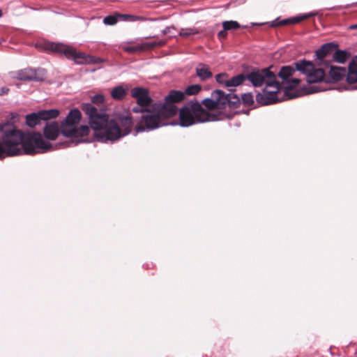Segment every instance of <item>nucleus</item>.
I'll return each instance as SVG.
<instances>
[{"instance_id":"nucleus-29","label":"nucleus","mask_w":357,"mask_h":357,"mask_svg":"<svg viewBox=\"0 0 357 357\" xmlns=\"http://www.w3.org/2000/svg\"><path fill=\"white\" fill-rule=\"evenodd\" d=\"M241 99L245 105H251L254 103L253 96L251 93H243Z\"/></svg>"},{"instance_id":"nucleus-4","label":"nucleus","mask_w":357,"mask_h":357,"mask_svg":"<svg viewBox=\"0 0 357 357\" xmlns=\"http://www.w3.org/2000/svg\"><path fill=\"white\" fill-rule=\"evenodd\" d=\"M142 116L135 126L137 133L146 130H153L166 126V119L172 117L165 109L161 108L159 102L153 103L149 109L141 112Z\"/></svg>"},{"instance_id":"nucleus-12","label":"nucleus","mask_w":357,"mask_h":357,"mask_svg":"<svg viewBox=\"0 0 357 357\" xmlns=\"http://www.w3.org/2000/svg\"><path fill=\"white\" fill-rule=\"evenodd\" d=\"M185 99L184 93L181 91L172 90L165 96L164 102H160L161 108L165 110L172 117L178 112V107L176 103L180 102Z\"/></svg>"},{"instance_id":"nucleus-5","label":"nucleus","mask_w":357,"mask_h":357,"mask_svg":"<svg viewBox=\"0 0 357 357\" xmlns=\"http://www.w3.org/2000/svg\"><path fill=\"white\" fill-rule=\"evenodd\" d=\"M45 49L48 51L56 52L65 56L68 59H72L77 64H98L105 61L100 57L86 54L77 52L73 47L59 43H47Z\"/></svg>"},{"instance_id":"nucleus-33","label":"nucleus","mask_w":357,"mask_h":357,"mask_svg":"<svg viewBox=\"0 0 357 357\" xmlns=\"http://www.w3.org/2000/svg\"><path fill=\"white\" fill-rule=\"evenodd\" d=\"M227 77V75L226 73H219L215 75V79L217 82L219 84H224L225 86V82H227V79L225 78Z\"/></svg>"},{"instance_id":"nucleus-11","label":"nucleus","mask_w":357,"mask_h":357,"mask_svg":"<svg viewBox=\"0 0 357 357\" xmlns=\"http://www.w3.org/2000/svg\"><path fill=\"white\" fill-rule=\"evenodd\" d=\"M59 115V111L56 109H43L37 112H33L26 115V124L29 128H33L43 122L56 118Z\"/></svg>"},{"instance_id":"nucleus-21","label":"nucleus","mask_w":357,"mask_h":357,"mask_svg":"<svg viewBox=\"0 0 357 357\" xmlns=\"http://www.w3.org/2000/svg\"><path fill=\"white\" fill-rule=\"evenodd\" d=\"M196 75L200 81H206L213 77V73L209 67L204 63H199L195 68Z\"/></svg>"},{"instance_id":"nucleus-8","label":"nucleus","mask_w":357,"mask_h":357,"mask_svg":"<svg viewBox=\"0 0 357 357\" xmlns=\"http://www.w3.org/2000/svg\"><path fill=\"white\" fill-rule=\"evenodd\" d=\"M296 71L298 70L295 62L293 65L282 66L278 72V77L282 79V83L286 85L284 95L288 96L289 98L297 97L296 94L290 93V90L296 88L301 82L300 79L293 77Z\"/></svg>"},{"instance_id":"nucleus-23","label":"nucleus","mask_w":357,"mask_h":357,"mask_svg":"<svg viewBox=\"0 0 357 357\" xmlns=\"http://www.w3.org/2000/svg\"><path fill=\"white\" fill-rule=\"evenodd\" d=\"M350 56V54L346 50H340L335 49L333 52V59L339 63H344Z\"/></svg>"},{"instance_id":"nucleus-32","label":"nucleus","mask_w":357,"mask_h":357,"mask_svg":"<svg viewBox=\"0 0 357 357\" xmlns=\"http://www.w3.org/2000/svg\"><path fill=\"white\" fill-rule=\"evenodd\" d=\"M105 100V97L102 94H96V95H94L92 98H91V105H93V104H97V105H99V104H101L104 102Z\"/></svg>"},{"instance_id":"nucleus-6","label":"nucleus","mask_w":357,"mask_h":357,"mask_svg":"<svg viewBox=\"0 0 357 357\" xmlns=\"http://www.w3.org/2000/svg\"><path fill=\"white\" fill-rule=\"evenodd\" d=\"M82 118L80 111L74 108L70 110L66 119L61 121V134L66 137H84L89 135L90 128L87 126L78 125Z\"/></svg>"},{"instance_id":"nucleus-25","label":"nucleus","mask_w":357,"mask_h":357,"mask_svg":"<svg viewBox=\"0 0 357 357\" xmlns=\"http://www.w3.org/2000/svg\"><path fill=\"white\" fill-rule=\"evenodd\" d=\"M118 17L119 18L123 19V20H129L131 22L135 21H155L157 19L155 18H147L143 16H137V15H128V14H118Z\"/></svg>"},{"instance_id":"nucleus-1","label":"nucleus","mask_w":357,"mask_h":357,"mask_svg":"<svg viewBox=\"0 0 357 357\" xmlns=\"http://www.w3.org/2000/svg\"><path fill=\"white\" fill-rule=\"evenodd\" d=\"M0 133V159L23 154L44 153L54 149L52 144L44 139L40 132H23L13 123L3 124Z\"/></svg>"},{"instance_id":"nucleus-38","label":"nucleus","mask_w":357,"mask_h":357,"mask_svg":"<svg viewBox=\"0 0 357 357\" xmlns=\"http://www.w3.org/2000/svg\"><path fill=\"white\" fill-rule=\"evenodd\" d=\"M321 91V89H320L319 88H317V87H310V90L307 91L308 93H316V92H318V91Z\"/></svg>"},{"instance_id":"nucleus-31","label":"nucleus","mask_w":357,"mask_h":357,"mask_svg":"<svg viewBox=\"0 0 357 357\" xmlns=\"http://www.w3.org/2000/svg\"><path fill=\"white\" fill-rule=\"evenodd\" d=\"M118 15L116 16L108 15L103 19V23L107 25H114L118 22Z\"/></svg>"},{"instance_id":"nucleus-27","label":"nucleus","mask_w":357,"mask_h":357,"mask_svg":"<svg viewBox=\"0 0 357 357\" xmlns=\"http://www.w3.org/2000/svg\"><path fill=\"white\" fill-rule=\"evenodd\" d=\"M222 26L225 30H227V31L237 29L241 27H243V28L247 27V26H241L238 22L233 21V20L223 22Z\"/></svg>"},{"instance_id":"nucleus-18","label":"nucleus","mask_w":357,"mask_h":357,"mask_svg":"<svg viewBox=\"0 0 357 357\" xmlns=\"http://www.w3.org/2000/svg\"><path fill=\"white\" fill-rule=\"evenodd\" d=\"M337 47V45L333 43H328L323 45L320 48H319L315 52V56L317 59V64L321 65L322 63H325L326 61L324 62V59L326 57L328 54H332Z\"/></svg>"},{"instance_id":"nucleus-15","label":"nucleus","mask_w":357,"mask_h":357,"mask_svg":"<svg viewBox=\"0 0 357 357\" xmlns=\"http://www.w3.org/2000/svg\"><path fill=\"white\" fill-rule=\"evenodd\" d=\"M316 15H317V13L310 12L308 13L301 14L300 15H297V16L284 19V20H280V18L278 17L275 20H274L273 21L267 22V24H269L270 26H271V27H277L278 26L287 25V24H297L303 20H305L310 17H314Z\"/></svg>"},{"instance_id":"nucleus-20","label":"nucleus","mask_w":357,"mask_h":357,"mask_svg":"<svg viewBox=\"0 0 357 357\" xmlns=\"http://www.w3.org/2000/svg\"><path fill=\"white\" fill-rule=\"evenodd\" d=\"M222 96H221V100L222 104V109L225 108L227 106L231 108L237 107L241 102L240 98L235 93H229L226 94L223 91H222Z\"/></svg>"},{"instance_id":"nucleus-7","label":"nucleus","mask_w":357,"mask_h":357,"mask_svg":"<svg viewBox=\"0 0 357 357\" xmlns=\"http://www.w3.org/2000/svg\"><path fill=\"white\" fill-rule=\"evenodd\" d=\"M296 67L298 72L306 76L308 83L321 82L324 79L325 72L321 68H316L310 61L302 59L296 62Z\"/></svg>"},{"instance_id":"nucleus-43","label":"nucleus","mask_w":357,"mask_h":357,"mask_svg":"<svg viewBox=\"0 0 357 357\" xmlns=\"http://www.w3.org/2000/svg\"><path fill=\"white\" fill-rule=\"evenodd\" d=\"M257 24H256V23H252V25H253V26H254V25H257Z\"/></svg>"},{"instance_id":"nucleus-34","label":"nucleus","mask_w":357,"mask_h":357,"mask_svg":"<svg viewBox=\"0 0 357 357\" xmlns=\"http://www.w3.org/2000/svg\"><path fill=\"white\" fill-rule=\"evenodd\" d=\"M348 70L354 73H357V56L349 63Z\"/></svg>"},{"instance_id":"nucleus-30","label":"nucleus","mask_w":357,"mask_h":357,"mask_svg":"<svg viewBox=\"0 0 357 357\" xmlns=\"http://www.w3.org/2000/svg\"><path fill=\"white\" fill-rule=\"evenodd\" d=\"M123 49L125 52L130 54L143 51V47L141 46V44L136 46H126Z\"/></svg>"},{"instance_id":"nucleus-17","label":"nucleus","mask_w":357,"mask_h":357,"mask_svg":"<svg viewBox=\"0 0 357 357\" xmlns=\"http://www.w3.org/2000/svg\"><path fill=\"white\" fill-rule=\"evenodd\" d=\"M60 132L61 133V123L59 125L55 121H46L43 128V135L46 139L55 140Z\"/></svg>"},{"instance_id":"nucleus-41","label":"nucleus","mask_w":357,"mask_h":357,"mask_svg":"<svg viewBox=\"0 0 357 357\" xmlns=\"http://www.w3.org/2000/svg\"><path fill=\"white\" fill-rule=\"evenodd\" d=\"M2 16V11L0 10V17Z\"/></svg>"},{"instance_id":"nucleus-16","label":"nucleus","mask_w":357,"mask_h":357,"mask_svg":"<svg viewBox=\"0 0 357 357\" xmlns=\"http://www.w3.org/2000/svg\"><path fill=\"white\" fill-rule=\"evenodd\" d=\"M221 96H222V90L216 89L211 93V98H206L200 103L203 104L207 109H222L223 102L221 100Z\"/></svg>"},{"instance_id":"nucleus-37","label":"nucleus","mask_w":357,"mask_h":357,"mask_svg":"<svg viewBox=\"0 0 357 357\" xmlns=\"http://www.w3.org/2000/svg\"><path fill=\"white\" fill-rule=\"evenodd\" d=\"M9 89L7 87H1L0 89V96L6 95L8 93Z\"/></svg>"},{"instance_id":"nucleus-24","label":"nucleus","mask_w":357,"mask_h":357,"mask_svg":"<svg viewBox=\"0 0 357 357\" xmlns=\"http://www.w3.org/2000/svg\"><path fill=\"white\" fill-rule=\"evenodd\" d=\"M246 80V76L244 74H239L236 76L227 79L225 82V86L227 88L235 87L241 85L244 81Z\"/></svg>"},{"instance_id":"nucleus-2","label":"nucleus","mask_w":357,"mask_h":357,"mask_svg":"<svg viewBox=\"0 0 357 357\" xmlns=\"http://www.w3.org/2000/svg\"><path fill=\"white\" fill-rule=\"evenodd\" d=\"M82 109L87 116L98 142H115L132 130L133 122L130 114H119L115 119H109L105 110L98 109L89 102L83 103Z\"/></svg>"},{"instance_id":"nucleus-40","label":"nucleus","mask_w":357,"mask_h":357,"mask_svg":"<svg viewBox=\"0 0 357 357\" xmlns=\"http://www.w3.org/2000/svg\"><path fill=\"white\" fill-rule=\"evenodd\" d=\"M349 29H357V24L350 25Z\"/></svg>"},{"instance_id":"nucleus-39","label":"nucleus","mask_w":357,"mask_h":357,"mask_svg":"<svg viewBox=\"0 0 357 357\" xmlns=\"http://www.w3.org/2000/svg\"><path fill=\"white\" fill-rule=\"evenodd\" d=\"M171 29H174V27H169V26L166 27L165 29H163L162 31V34L163 35L167 34L168 33L170 32Z\"/></svg>"},{"instance_id":"nucleus-36","label":"nucleus","mask_w":357,"mask_h":357,"mask_svg":"<svg viewBox=\"0 0 357 357\" xmlns=\"http://www.w3.org/2000/svg\"><path fill=\"white\" fill-rule=\"evenodd\" d=\"M227 30H225L223 29V30L218 32V37L219 38V39L225 38L227 37Z\"/></svg>"},{"instance_id":"nucleus-42","label":"nucleus","mask_w":357,"mask_h":357,"mask_svg":"<svg viewBox=\"0 0 357 357\" xmlns=\"http://www.w3.org/2000/svg\"><path fill=\"white\" fill-rule=\"evenodd\" d=\"M85 142L84 140H80V141H78L77 143L78 142Z\"/></svg>"},{"instance_id":"nucleus-28","label":"nucleus","mask_w":357,"mask_h":357,"mask_svg":"<svg viewBox=\"0 0 357 357\" xmlns=\"http://www.w3.org/2000/svg\"><path fill=\"white\" fill-rule=\"evenodd\" d=\"M199 33V31L195 28L182 29L179 35L183 37H188L191 35H195Z\"/></svg>"},{"instance_id":"nucleus-14","label":"nucleus","mask_w":357,"mask_h":357,"mask_svg":"<svg viewBox=\"0 0 357 357\" xmlns=\"http://www.w3.org/2000/svg\"><path fill=\"white\" fill-rule=\"evenodd\" d=\"M46 70L44 68H25L17 73L16 77L23 81L42 82L45 79Z\"/></svg>"},{"instance_id":"nucleus-9","label":"nucleus","mask_w":357,"mask_h":357,"mask_svg":"<svg viewBox=\"0 0 357 357\" xmlns=\"http://www.w3.org/2000/svg\"><path fill=\"white\" fill-rule=\"evenodd\" d=\"M245 76L246 79L249 80L255 87L261 86L264 84H266V86H275L278 82L275 74L271 71L270 68L254 70Z\"/></svg>"},{"instance_id":"nucleus-22","label":"nucleus","mask_w":357,"mask_h":357,"mask_svg":"<svg viewBox=\"0 0 357 357\" xmlns=\"http://www.w3.org/2000/svg\"><path fill=\"white\" fill-rule=\"evenodd\" d=\"M128 93V87H124L121 85L114 87L111 91V96L113 99L116 100H121L124 98Z\"/></svg>"},{"instance_id":"nucleus-13","label":"nucleus","mask_w":357,"mask_h":357,"mask_svg":"<svg viewBox=\"0 0 357 357\" xmlns=\"http://www.w3.org/2000/svg\"><path fill=\"white\" fill-rule=\"evenodd\" d=\"M280 84L276 82L275 86H267L263 89L261 93H258L256 96L257 102L262 105H267L278 102L277 93L279 91Z\"/></svg>"},{"instance_id":"nucleus-3","label":"nucleus","mask_w":357,"mask_h":357,"mask_svg":"<svg viewBox=\"0 0 357 357\" xmlns=\"http://www.w3.org/2000/svg\"><path fill=\"white\" fill-rule=\"evenodd\" d=\"M218 119V114H211L206 110L197 100H190L179 109L178 125L181 127H189Z\"/></svg>"},{"instance_id":"nucleus-10","label":"nucleus","mask_w":357,"mask_h":357,"mask_svg":"<svg viewBox=\"0 0 357 357\" xmlns=\"http://www.w3.org/2000/svg\"><path fill=\"white\" fill-rule=\"evenodd\" d=\"M131 96L136 99L137 105L132 108L134 113H141L151 108L153 103L149 91L142 87H135L131 90Z\"/></svg>"},{"instance_id":"nucleus-26","label":"nucleus","mask_w":357,"mask_h":357,"mask_svg":"<svg viewBox=\"0 0 357 357\" xmlns=\"http://www.w3.org/2000/svg\"><path fill=\"white\" fill-rule=\"evenodd\" d=\"M202 90V86L200 84H192L187 86L183 91L184 97L185 96H195L198 94Z\"/></svg>"},{"instance_id":"nucleus-19","label":"nucleus","mask_w":357,"mask_h":357,"mask_svg":"<svg viewBox=\"0 0 357 357\" xmlns=\"http://www.w3.org/2000/svg\"><path fill=\"white\" fill-rule=\"evenodd\" d=\"M324 66L326 68L330 67L329 76L333 82L340 81L346 76L347 69L345 68L332 66L330 62H326Z\"/></svg>"},{"instance_id":"nucleus-35","label":"nucleus","mask_w":357,"mask_h":357,"mask_svg":"<svg viewBox=\"0 0 357 357\" xmlns=\"http://www.w3.org/2000/svg\"><path fill=\"white\" fill-rule=\"evenodd\" d=\"M158 45L156 42H148L141 44V46L143 47V50L152 49Z\"/></svg>"}]
</instances>
